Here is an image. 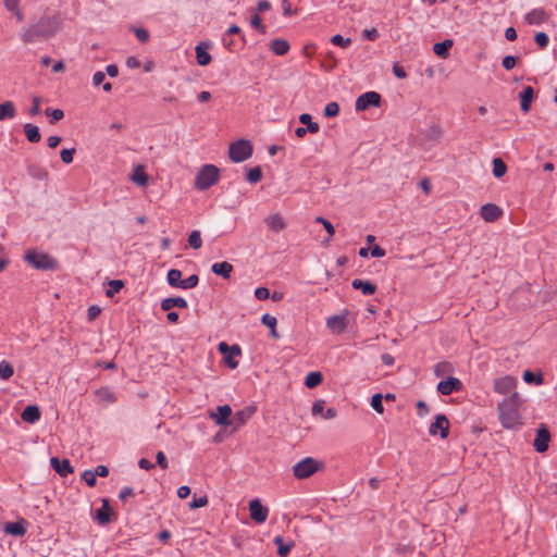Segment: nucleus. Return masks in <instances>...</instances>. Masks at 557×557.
I'll list each match as a JSON object with an SVG mask.
<instances>
[{"label": "nucleus", "instance_id": "obj_57", "mask_svg": "<svg viewBox=\"0 0 557 557\" xmlns=\"http://www.w3.org/2000/svg\"><path fill=\"white\" fill-rule=\"evenodd\" d=\"M535 42L541 47L545 48L548 45V36L544 32H539L535 37Z\"/></svg>", "mask_w": 557, "mask_h": 557}, {"label": "nucleus", "instance_id": "obj_10", "mask_svg": "<svg viewBox=\"0 0 557 557\" xmlns=\"http://www.w3.org/2000/svg\"><path fill=\"white\" fill-rule=\"evenodd\" d=\"M517 386V379L511 375L498 377L494 382V389L496 393L506 395L511 393Z\"/></svg>", "mask_w": 557, "mask_h": 557}, {"label": "nucleus", "instance_id": "obj_40", "mask_svg": "<svg viewBox=\"0 0 557 557\" xmlns=\"http://www.w3.org/2000/svg\"><path fill=\"white\" fill-rule=\"evenodd\" d=\"M14 373L13 367L5 360L0 361V377L9 380Z\"/></svg>", "mask_w": 557, "mask_h": 557}, {"label": "nucleus", "instance_id": "obj_15", "mask_svg": "<svg viewBox=\"0 0 557 557\" xmlns=\"http://www.w3.org/2000/svg\"><path fill=\"white\" fill-rule=\"evenodd\" d=\"M268 228L274 233H280L286 227V222L280 213H271L264 219Z\"/></svg>", "mask_w": 557, "mask_h": 557}, {"label": "nucleus", "instance_id": "obj_54", "mask_svg": "<svg viewBox=\"0 0 557 557\" xmlns=\"http://www.w3.org/2000/svg\"><path fill=\"white\" fill-rule=\"evenodd\" d=\"M135 36L140 42H147L150 38L148 30L141 27L134 28Z\"/></svg>", "mask_w": 557, "mask_h": 557}, {"label": "nucleus", "instance_id": "obj_19", "mask_svg": "<svg viewBox=\"0 0 557 557\" xmlns=\"http://www.w3.org/2000/svg\"><path fill=\"white\" fill-rule=\"evenodd\" d=\"M210 48L209 42H200L196 46V59L200 66H206L211 62V55L208 52Z\"/></svg>", "mask_w": 557, "mask_h": 557}, {"label": "nucleus", "instance_id": "obj_5", "mask_svg": "<svg viewBox=\"0 0 557 557\" xmlns=\"http://www.w3.org/2000/svg\"><path fill=\"white\" fill-rule=\"evenodd\" d=\"M252 145L247 139H238L228 147V157L235 163L248 160L252 154Z\"/></svg>", "mask_w": 557, "mask_h": 557}, {"label": "nucleus", "instance_id": "obj_20", "mask_svg": "<svg viewBox=\"0 0 557 557\" xmlns=\"http://www.w3.org/2000/svg\"><path fill=\"white\" fill-rule=\"evenodd\" d=\"M50 465L61 476H67L74 471L67 459L59 460L57 457H52Z\"/></svg>", "mask_w": 557, "mask_h": 557}, {"label": "nucleus", "instance_id": "obj_45", "mask_svg": "<svg viewBox=\"0 0 557 557\" xmlns=\"http://www.w3.org/2000/svg\"><path fill=\"white\" fill-rule=\"evenodd\" d=\"M262 177V171L259 166L252 168L247 173V181L251 184L258 183Z\"/></svg>", "mask_w": 557, "mask_h": 557}, {"label": "nucleus", "instance_id": "obj_3", "mask_svg": "<svg viewBox=\"0 0 557 557\" xmlns=\"http://www.w3.org/2000/svg\"><path fill=\"white\" fill-rule=\"evenodd\" d=\"M25 261L36 270H54L58 262L47 252L30 249L24 256Z\"/></svg>", "mask_w": 557, "mask_h": 557}, {"label": "nucleus", "instance_id": "obj_30", "mask_svg": "<svg viewBox=\"0 0 557 557\" xmlns=\"http://www.w3.org/2000/svg\"><path fill=\"white\" fill-rule=\"evenodd\" d=\"M270 49L276 55H284L289 50V44L285 39L277 38L271 41Z\"/></svg>", "mask_w": 557, "mask_h": 557}, {"label": "nucleus", "instance_id": "obj_58", "mask_svg": "<svg viewBox=\"0 0 557 557\" xmlns=\"http://www.w3.org/2000/svg\"><path fill=\"white\" fill-rule=\"evenodd\" d=\"M32 101H33V104L29 109V114L32 116H35V115L39 114V112H40V98L35 96V97H33Z\"/></svg>", "mask_w": 557, "mask_h": 557}, {"label": "nucleus", "instance_id": "obj_6", "mask_svg": "<svg viewBox=\"0 0 557 557\" xmlns=\"http://www.w3.org/2000/svg\"><path fill=\"white\" fill-rule=\"evenodd\" d=\"M218 349L223 355V360L228 368L236 369L238 367L236 358L242 354L238 345L228 346L225 342H221Z\"/></svg>", "mask_w": 557, "mask_h": 557}, {"label": "nucleus", "instance_id": "obj_9", "mask_svg": "<svg viewBox=\"0 0 557 557\" xmlns=\"http://www.w3.org/2000/svg\"><path fill=\"white\" fill-rule=\"evenodd\" d=\"M440 432L441 438L445 440L449 433V421L444 414H437L434 422L430 425L429 433L432 436Z\"/></svg>", "mask_w": 557, "mask_h": 557}, {"label": "nucleus", "instance_id": "obj_50", "mask_svg": "<svg viewBox=\"0 0 557 557\" xmlns=\"http://www.w3.org/2000/svg\"><path fill=\"white\" fill-rule=\"evenodd\" d=\"M339 112V107L337 102H329L324 108V114L327 117L336 116Z\"/></svg>", "mask_w": 557, "mask_h": 557}, {"label": "nucleus", "instance_id": "obj_35", "mask_svg": "<svg viewBox=\"0 0 557 557\" xmlns=\"http://www.w3.org/2000/svg\"><path fill=\"white\" fill-rule=\"evenodd\" d=\"M262 323L270 329V334L273 338L278 337V333L276 331L277 320L275 317L265 313L261 318Z\"/></svg>", "mask_w": 557, "mask_h": 557}, {"label": "nucleus", "instance_id": "obj_48", "mask_svg": "<svg viewBox=\"0 0 557 557\" xmlns=\"http://www.w3.org/2000/svg\"><path fill=\"white\" fill-rule=\"evenodd\" d=\"M198 282H199L198 276L196 274H193V275L188 276L187 278L182 280L181 288L182 289L194 288L197 286Z\"/></svg>", "mask_w": 557, "mask_h": 557}, {"label": "nucleus", "instance_id": "obj_16", "mask_svg": "<svg viewBox=\"0 0 557 557\" xmlns=\"http://www.w3.org/2000/svg\"><path fill=\"white\" fill-rule=\"evenodd\" d=\"M524 18L530 25H541L547 21L548 14L543 8H535L528 12Z\"/></svg>", "mask_w": 557, "mask_h": 557}, {"label": "nucleus", "instance_id": "obj_33", "mask_svg": "<svg viewBox=\"0 0 557 557\" xmlns=\"http://www.w3.org/2000/svg\"><path fill=\"white\" fill-rule=\"evenodd\" d=\"M274 543L277 546V555L280 557H287L290 549L294 547V542L285 543L282 536H275Z\"/></svg>", "mask_w": 557, "mask_h": 557}, {"label": "nucleus", "instance_id": "obj_18", "mask_svg": "<svg viewBox=\"0 0 557 557\" xmlns=\"http://www.w3.org/2000/svg\"><path fill=\"white\" fill-rule=\"evenodd\" d=\"M129 178L134 184L140 187H146L149 183V177L145 172V166L141 164L134 166Z\"/></svg>", "mask_w": 557, "mask_h": 557}, {"label": "nucleus", "instance_id": "obj_23", "mask_svg": "<svg viewBox=\"0 0 557 557\" xmlns=\"http://www.w3.org/2000/svg\"><path fill=\"white\" fill-rule=\"evenodd\" d=\"M27 522L20 519L15 522H9L4 525V532L14 536H22L26 533Z\"/></svg>", "mask_w": 557, "mask_h": 557}, {"label": "nucleus", "instance_id": "obj_62", "mask_svg": "<svg viewBox=\"0 0 557 557\" xmlns=\"http://www.w3.org/2000/svg\"><path fill=\"white\" fill-rule=\"evenodd\" d=\"M324 404H325V401L322 400V399L317 400L315 403H313V405H312V414L313 416L322 414L323 413V409H324Z\"/></svg>", "mask_w": 557, "mask_h": 557}, {"label": "nucleus", "instance_id": "obj_17", "mask_svg": "<svg viewBox=\"0 0 557 557\" xmlns=\"http://www.w3.org/2000/svg\"><path fill=\"white\" fill-rule=\"evenodd\" d=\"M502 215V209L494 203H486L481 208V216L486 222L496 221Z\"/></svg>", "mask_w": 557, "mask_h": 557}, {"label": "nucleus", "instance_id": "obj_28", "mask_svg": "<svg viewBox=\"0 0 557 557\" xmlns=\"http://www.w3.org/2000/svg\"><path fill=\"white\" fill-rule=\"evenodd\" d=\"M256 412L255 407H246L235 413L234 420L237 426L244 425Z\"/></svg>", "mask_w": 557, "mask_h": 557}, {"label": "nucleus", "instance_id": "obj_12", "mask_svg": "<svg viewBox=\"0 0 557 557\" xmlns=\"http://www.w3.org/2000/svg\"><path fill=\"white\" fill-rule=\"evenodd\" d=\"M326 326L335 334L343 333L347 327V312L327 318Z\"/></svg>", "mask_w": 557, "mask_h": 557}, {"label": "nucleus", "instance_id": "obj_47", "mask_svg": "<svg viewBox=\"0 0 557 557\" xmlns=\"http://www.w3.org/2000/svg\"><path fill=\"white\" fill-rule=\"evenodd\" d=\"M331 41L333 45L338 46L341 48H347L351 44L350 38H345L339 34L332 36Z\"/></svg>", "mask_w": 557, "mask_h": 557}, {"label": "nucleus", "instance_id": "obj_42", "mask_svg": "<svg viewBox=\"0 0 557 557\" xmlns=\"http://www.w3.org/2000/svg\"><path fill=\"white\" fill-rule=\"evenodd\" d=\"M188 244L194 249H199L202 245L201 235L199 231H193L188 236Z\"/></svg>", "mask_w": 557, "mask_h": 557}, {"label": "nucleus", "instance_id": "obj_55", "mask_svg": "<svg viewBox=\"0 0 557 557\" xmlns=\"http://www.w3.org/2000/svg\"><path fill=\"white\" fill-rule=\"evenodd\" d=\"M315 222L321 223L324 226V228L327 232L330 238L334 235L335 230H334V226L331 224L330 221H327L326 219H324L322 216H318L315 219Z\"/></svg>", "mask_w": 557, "mask_h": 557}, {"label": "nucleus", "instance_id": "obj_24", "mask_svg": "<svg viewBox=\"0 0 557 557\" xmlns=\"http://www.w3.org/2000/svg\"><path fill=\"white\" fill-rule=\"evenodd\" d=\"M40 416H41V412H40L39 407L36 405H30V406H27L23 410L21 418L24 422L35 423L36 421H38L40 419Z\"/></svg>", "mask_w": 557, "mask_h": 557}, {"label": "nucleus", "instance_id": "obj_22", "mask_svg": "<svg viewBox=\"0 0 557 557\" xmlns=\"http://www.w3.org/2000/svg\"><path fill=\"white\" fill-rule=\"evenodd\" d=\"M112 508L109 504V500L107 498L102 499V507L96 510L95 518L97 521L104 525L108 524L111 521Z\"/></svg>", "mask_w": 557, "mask_h": 557}, {"label": "nucleus", "instance_id": "obj_59", "mask_svg": "<svg viewBox=\"0 0 557 557\" xmlns=\"http://www.w3.org/2000/svg\"><path fill=\"white\" fill-rule=\"evenodd\" d=\"M251 25L259 29L262 34L265 33V28L264 26L262 25V20L260 17L259 14H255L252 17H251V21H250Z\"/></svg>", "mask_w": 557, "mask_h": 557}, {"label": "nucleus", "instance_id": "obj_27", "mask_svg": "<svg viewBox=\"0 0 557 557\" xmlns=\"http://www.w3.org/2000/svg\"><path fill=\"white\" fill-rule=\"evenodd\" d=\"M173 307L184 309L187 307V301L183 297H171L161 301V309L163 311H170Z\"/></svg>", "mask_w": 557, "mask_h": 557}, {"label": "nucleus", "instance_id": "obj_4", "mask_svg": "<svg viewBox=\"0 0 557 557\" xmlns=\"http://www.w3.org/2000/svg\"><path fill=\"white\" fill-rule=\"evenodd\" d=\"M323 463L312 457H306L302 460L296 462L293 467V474L299 480L307 479L321 470Z\"/></svg>", "mask_w": 557, "mask_h": 557}, {"label": "nucleus", "instance_id": "obj_64", "mask_svg": "<svg viewBox=\"0 0 557 557\" xmlns=\"http://www.w3.org/2000/svg\"><path fill=\"white\" fill-rule=\"evenodd\" d=\"M516 65V58L512 57V55H506L504 59H503V66L506 69V70H511L512 67H515Z\"/></svg>", "mask_w": 557, "mask_h": 557}, {"label": "nucleus", "instance_id": "obj_34", "mask_svg": "<svg viewBox=\"0 0 557 557\" xmlns=\"http://www.w3.org/2000/svg\"><path fill=\"white\" fill-rule=\"evenodd\" d=\"M493 164V175L496 178H502L507 173V165L500 158H494L492 161Z\"/></svg>", "mask_w": 557, "mask_h": 557}, {"label": "nucleus", "instance_id": "obj_61", "mask_svg": "<svg viewBox=\"0 0 557 557\" xmlns=\"http://www.w3.org/2000/svg\"><path fill=\"white\" fill-rule=\"evenodd\" d=\"M255 296L259 299V300H265L269 298L270 296V293H269V289L267 287H258L256 290H255Z\"/></svg>", "mask_w": 557, "mask_h": 557}, {"label": "nucleus", "instance_id": "obj_26", "mask_svg": "<svg viewBox=\"0 0 557 557\" xmlns=\"http://www.w3.org/2000/svg\"><path fill=\"white\" fill-rule=\"evenodd\" d=\"M96 396L98 401L104 405L113 404L116 400L114 392L108 386L97 389Z\"/></svg>", "mask_w": 557, "mask_h": 557}, {"label": "nucleus", "instance_id": "obj_29", "mask_svg": "<svg viewBox=\"0 0 557 557\" xmlns=\"http://www.w3.org/2000/svg\"><path fill=\"white\" fill-rule=\"evenodd\" d=\"M16 114L15 104L8 100L0 103V121H4L7 119H13Z\"/></svg>", "mask_w": 557, "mask_h": 557}, {"label": "nucleus", "instance_id": "obj_25", "mask_svg": "<svg viewBox=\"0 0 557 557\" xmlns=\"http://www.w3.org/2000/svg\"><path fill=\"white\" fill-rule=\"evenodd\" d=\"M233 269V265L227 261L216 262L211 267V270L215 275H220L225 280L231 277Z\"/></svg>", "mask_w": 557, "mask_h": 557}, {"label": "nucleus", "instance_id": "obj_36", "mask_svg": "<svg viewBox=\"0 0 557 557\" xmlns=\"http://www.w3.org/2000/svg\"><path fill=\"white\" fill-rule=\"evenodd\" d=\"M24 131H25V135H26V138L28 139V141L38 143L40 140L41 136H40L39 129L36 125L27 123L24 125Z\"/></svg>", "mask_w": 557, "mask_h": 557}, {"label": "nucleus", "instance_id": "obj_13", "mask_svg": "<svg viewBox=\"0 0 557 557\" xmlns=\"http://www.w3.org/2000/svg\"><path fill=\"white\" fill-rule=\"evenodd\" d=\"M461 388L462 383L457 377H448L437 384V392L444 396L450 395L453 392L460 391Z\"/></svg>", "mask_w": 557, "mask_h": 557}, {"label": "nucleus", "instance_id": "obj_44", "mask_svg": "<svg viewBox=\"0 0 557 557\" xmlns=\"http://www.w3.org/2000/svg\"><path fill=\"white\" fill-rule=\"evenodd\" d=\"M18 1L20 0H4L5 7L15 14V16L18 21H22L23 14H22L21 10L18 9Z\"/></svg>", "mask_w": 557, "mask_h": 557}, {"label": "nucleus", "instance_id": "obj_56", "mask_svg": "<svg viewBox=\"0 0 557 557\" xmlns=\"http://www.w3.org/2000/svg\"><path fill=\"white\" fill-rule=\"evenodd\" d=\"M83 480L88 486L92 487L96 484V474L91 470H86L82 474Z\"/></svg>", "mask_w": 557, "mask_h": 557}, {"label": "nucleus", "instance_id": "obj_37", "mask_svg": "<svg viewBox=\"0 0 557 557\" xmlns=\"http://www.w3.org/2000/svg\"><path fill=\"white\" fill-rule=\"evenodd\" d=\"M166 280L171 286L181 288L182 272L177 269H172L168 272Z\"/></svg>", "mask_w": 557, "mask_h": 557}, {"label": "nucleus", "instance_id": "obj_21", "mask_svg": "<svg viewBox=\"0 0 557 557\" xmlns=\"http://www.w3.org/2000/svg\"><path fill=\"white\" fill-rule=\"evenodd\" d=\"M520 108L524 113L531 109V103L534 99V89L531 86H525L519 95Z\"/></svg>", "mask_w": 557, "mask_h": 557}, {"label": "nucleus", "instance_id": "obj_60", "mask_svg": "<svg viewBox=\"0 0 557 557\" xmlns=\"http://www.w3.org/2000/svg\"><path fill=\"white\" fill-rule=\"evenodd\" d=\"M32 175L37 180H44V181H47L48 176H49L48 172L45 169H40V168L34 169L32 172Z\"/></svg>", "mask_w": 557, "mask_h": 557}, {"label": "nucleus", "instance_id": "obj_41", "mask_svg": "<svg viewBox=\"0 0 557 557\" xmlns=\"http://www.w3.org/2000/svg\"><path fill=\"white\" fill-rule=\"evenodd\" d=\"M382 398H383V396L380 393H376V394L372 395V397H371V407L379 414H382L384 412Z\"/></svg>", "mask_w": 557, "mask_h": 557}, {"label": "nucleus", "instance_id": "obj_14", "mask_svg": "<svg viewBox=\"0 0 557 557\" xmlns=\"http://www.w3.org/2000/svg\"><path fill=\"white\" fill-rule=\"evenodd\" d=\"M232 414V408L228 405L219 406L215 412H210L209 417L218 425H228V418Z\"/></svg>", "mask_w": 557, "mask_h": 557}, {"label": "nucleus", "instance_id": "obj_49", "mask_svg": "<svg viewBox=\"0 0 557 557\" xmlns=\"http://www.w3.org/2000/svg\"><path fill=\"white\" fill-rule=\"evenodd\" d=\"M10 264L9 255L5 251V248L2 244H0V273L3 272L8 265Z\"/></svg>", "mask_w": 557, "mask_h": 557}, {"label": "nucleus", "instance_id": "obj_8", "mask_svg": "<svg viewBox=\"0 0 557 557\" xmlns=\"http://www.w3.org/2000/svg\"><path fill=\"white\" fill-rule=\"evenodd\" d=\"M250 518L257 523H263L269 516V509L262 505L260 499L255 498L248 505Z\"/></svg>", "mask_w": 557, "mask_h": 557}, {"label": "nucleus", "instance_id": "obj_46", "mask_svg": "<svg viewBox=\"0 0 557 557\" xmlns=\"http://www.w3.org/2000/svg\"><path fill=\"white\" fill-rule=\"evenodd\" d=\"M523 380L525 383L530 384V383H535L537 385L542 384L543 383V376L541 373H539L537 375H534L531 371H524L523 373Z\"/></svg>", "mask_w": 557, "mask_h": 557}, {"label": "nucleus", "instance_id": "obj_63", "mask_svg": "<svg viewBox=\"0 0 557 557\" xmlns=\"http://www.w3.org/2000/svg\"><path fill=\"white\" fill-rule=\"evenodd\" d=\"M101 312V308L97 305H92L88 308L87 315L89 320L96 319Z\"/></svg>", "mask_w": 557, "mask_h": 557}, {"label": "nucleus", "instance_id": "obj_2", "mask_svg": "<svg viewBox=\"0 0 557 557\" xmlns=\"http://www.w3.org/2000/svg\"><path fill=\"white\" fill-rule=\"evenodd\" d=\"M220 170L213 164H206L196 174L194 185L198 190H206L218 183Z\"/></svg>", "mask_w": 557, "mask_h": 557}, {"label": "nucleus", "instance_id": "obj_38", "mask_svg": "<svg viewBox=\"0 0 557 557\" xmlns=\"http://www.w3.org/2000/svg\"><path fill=\"white\" fill-rule=\"evenodd\" d=\"M299 121L300 123L307 125V129L310 133L315 134L319 132V124L312 121V117L309 113H302L299 116Z\"/></svg>", "mask_w": 557, "mask_h": 557}, {"label": "nucleus", "instance_id": "obj_11", "mask_svg": "<svg viewBox=\"0 0 557 557\" xmlns=\"http://www.w3.org/2000/svg\"><path fill=\"white\" fill-rule=\"evenodd\" d=\"M381 97L375 91H368L359 96L356 100V110L363 111L370 106L377 107L380 104Z\"/></svg>", "mask_w": 557, "mask_h": 557}, {"label": "nucleus", "instance_id": "obj_31", "mask_svg": "<svg viewBox=\"0 0 557 557\" xmlns=\"http://www.w3.org/2000/svg\"><path fill=\"white\" fill-rule=\"evenodd\" d=\"M454 41L451 39H445L442 42H437L433 46L434 53L442 58L446 59L448 57V50L453 47Z\"/></svg>", "mask_w": 557, "mask_h": 557}, {"label": "nucleus", "instance_id": "obj_32", "mask_svg": "<svg viewBox=\"0 0 557 557\" xmlns=\"http://www.w3.org/2000/svg\"><path fill=\"white\" fill-rule=\"evenodd\" d=\"M351 285L354 288L360 289L364 295H373L376 290V286L374 284L358 278L354 280Z\"/></svg>", "mask_w": 557, "mask_h": 557}, {"label": "nucleus", "instance_id": "obj_52", "mask_svg": "<svg viewBox=\"0 0 557 557\" xmlns=\"http://www.w3.org/2000/svg\"><path fill=\"white\" fill-rule=\"evenodd\" d=\"M75 151H76L75 148L62 149L60 152L61 160L65 164L72 163Z\"/></svg>", "mask_w": 557, "mask_h": 557}, {"label": "nucleus", "instance_id": "obj_7", "mask_svg": "<svg viewBox=\"0 0 557 557\" xmlns=\"http://www.w3.org/2000/svg\"><path fill=\"white\" fill-rule=\"evenodd\" d=\"M549 442H550V433H549L548 429L546 428V425L541 424L536 429V435L533 441V447L537 453L543 454V453L547 451V449L549 447Z\"/></svg>", "mask_w": 557, "mask_h": 557}, {"label": "nucleus", "instance_id": "obj_51", "mask_svg": "<svg viewBox=\"0 0 557 557\" xmlns=\"http://www.w3.org/2000/svg\"><path fill=\"white\" fill-rule=\"evenodd\" d=\"M208 497L207 495H202L200 497H194V499L189 503L190 509H197L207 506Z\"/></svg>", "mask_w": 557, "mask_h": 557}, {"label": "nucleus", "instance_id": "obj_43", "mask_svg": "<svg viewBox=\"0 0 557 557\" xmlns=\"http://www.w3.org/2000/svg\"><path fill=\"white\" fill-rule=\"evenodd\" d=\"M109 286L110 287L107 289L106 295L108 297H113L114 294L119 293L123 288L124 284L120 280H113L110 281Z\"/></svg>", "mask_w": 557, "mask_h": 557}, {"label": "nucleus", "instance_id": "obj_39", "mask_svg": "<svg viewBox=\"0 0 557 557\" xmlns=\"http://www.w3.org/2000/svg\"><path fill=\"white\" fill-rule=\"evenodd\" d=\"M322 382V374L319 371L310 372L305 381L308 388H313Z\"/></svg>", "mask_w": 557, "mask_h": 557}, {"label": "nucleus", "instance_id": "obj_53", "mask_svg": "<svg viewBox=\"0 0 557 557\" xmlns=\"http://www.w3.org/2000/svg\"><path fill=\"white\" fill-rule=\"evenodd\" d=\"M46 114L51 117V123L58 122L64 116V113L61 109H47Z\"/></svg>", "mask_w": 557, "mask_h": 557}, {"label": "nucleus", "instance_id": "obj_1", "mask_svg": "<svg viewBox=\"0 0 557 557\" xmlns=\"http://www.w3.org/2000/svg\"><path fill=\"white\" fill-rule=\"evenodd\" d=\"M519 394L513 393L510 399H505L498 405L499 420L505 429H517L522 425V419L518 411Z\"/></svg>", "mask_w": 557, "mask_h": 557}]
</instances>
